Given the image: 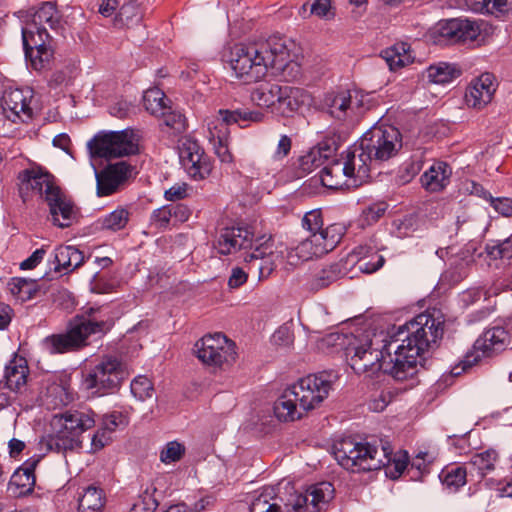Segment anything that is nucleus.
Wrapping results in <instances>:
<instances>
[{"label":"nucleus","instance_id":"a18cd8bd","mask_svg":"<svg viewBox=\"0 0 512 512\" xmlns=\"http://www.w3.org/2000/svg\"><path fill=\"white\" fill-rule=\"evenodd\" d=\"M249 510L250 512H284V508H281L268 490L254 497Z\"/></svg>","mask_w":512,"mask_h":512},{"label":"nucleus","instance_id":"0eeeda50","mask_svg":"<svg viewBox=\"0 0 512 512\" xmlns=\"http://www.w3.org/2000/svg\"><path fill=\"white\" fill-rule=\"evenodd\" d=\"M128 377L120 358L105 355L82 372V387L92 396H105L117 392Z\"/></svg>","mask_w":512,"mask_h":512},{"label":"nucleus","instance_id":"aec40b11","mask_svg":"<svg viewBox=\"0 0 512 512\" xmlns=\"http://www.w3.org/2000/svg\"><path fill=\"white\" fill-rule=\"evenodd\" d=\"M277 257L272 250V244L259 241L251 252H246L244 261L248 264L249 271H257L259 280L266 279L274 271Z\"/></svg>","mask_w":512,"mask_h":512},{"label":"nucleus","instance_id":"7c9ffc66","mask_svg":"<svg viewBox=\"0 0 512 512\" xmlns=\"http://www.w3.org/2000/svg\"><path fill=\"white\" fill-rule=\"evenodd\" d=\"M3 101L5 108L18 118H21V115H24L27 119L32 117L30 100L23 90L15 89L6 92L3 96Z\"/></svg>","mask_w":512,"mask_h":512},{"label":"nucleus","instance_id":"338daca9","mask_svg":"<svg viewBox=\"0 0 512 512\" xmlns=\"http://www.w3.org/2000/svg\"><path fill=\"white\" fill-rule=\"evenodd\" d=\"M248 273L240 267H234L228 279V286L231 289H237L247 282Z\"/></svg>","mask_w":512,"mask_h":512},{"label":"nucleus","instance_id":"473e14b6","mask_svg":"<svg viewBox=\"0 0 512 512\" xmlns=\"http://www.w3.org/2000/svg\"><path fill=\"white\" fill-rule=\"evenodd\" d=\"M427 78L435 84H446L461 75V69L456 64L439 62L427 68Z\"/></svg>","mask_w":512,"mask_h":512},{"label":"nucleus","instance_id":"603ef678","mask_svg":"<svg viewBox=\"0 0 512 512\" xmlns=\"http://www.w3.org/2000/svg\"><path fill=\"white\" fill-rule=\"evenodd\" d=\"M185 454V446L178 441L168 442L160 453V460L165 464L179 461Z\"/></svg>","mask_w":512,"mask_h":512},{"label":"nucleus","instance_id":"bf43d9fd","mask_svg":"<svg viewBox=\"0 0 512 512\" xmlns=\"http://www.w3.org/2000/svg\"><path fill=\"white\" fill-rule=\"evenodd\" d=\"M384 263V257L382 255H379L378 253H374L373 258H371L370 260L361 259L360 261L356 262L358 269L366 274L376 272L384 265Z\"/></svg>","mask_w":512,"mask_h":512},{"label":"nucleus","instance_id":"6e6552de","mask_svg":"<svg viewBox=\"0 0 512 512\" xmlns=\"http://www.w3.org/2000/svg\"><path fill=\"white\" fill-rule=\"evenodd\" d=\"M104 327V321H96L85 315H76L69 321L65 333L44 338L42 346L49 354L78 350L87 345L89 336L103 333Z\"/></svg>","mask_w":512,"mask_h":512},{"label":"nucleus","instance_id":"e433bc0d","mask_svg":"<svg viewBox=\"0 0 512 512\" xmlns=\"http://www.w3.org/2000/svg\"><path fill=\"white\" fill-rule=\"evenodd\" d=\"M143 19V11L135 1L124 3L116 16V25L126 26L128 28L137 26Z\"/></svg>","mask_w":512,"mask_h":512},{"label":"nucleus","instance_id":"774afa93","mask_svg":"<svg viewBox=\"0 0 512 512\" xmlns=\"http://www.w3.org/2000/svg\"><path fill=\"white\" fill-rule=\"evenodd\" d=\"M512 13V0H490V14L508 15Z\"/></svg>","mask_w":512,"mask_h":512},{"label":"nucleus","instance_id":"6ab92c4d","mask_svg":"<svg viewBox=\"0 0 512 512\" xmlns=\"http://www.w3.org/2000/svg\"><path fill=\"white\" fill-rule=\"evenodd\" d=\"M496 91L495 78L491 73H483L473 79L465 92V102L469 107L481 109L491 102Z\"/></svg>","mask_w":512,"mask_h":512},{"label":"nucleus","instance_id":"5fc2aeb1","mask_svg":"<svg viewBox=\"0 0 512 512\" xmlns=\"http://www.w3.org/2000/svg\"><path fill=\"white\" fill-rule=\"evenodd\" d=\"M388 204L384 201L373 203L367 206L362 212L363 221L367 225L377 222L386 212Z\"/></svg>","mask_w":512,"mask_h":512},{"label":"nucleus","instance_id":"de8ad7c7","mask_svg":"<svg viewBox=\"0 0 512 512\" xmlns=\"http://www.w3.org/2000/svg\"><path fill=\"white\" fill-rule=\"evenodd\" d=\"M443 485L450 489L457 490L466 483V469L463 467H453L443 470L440 474Z\"/></svg>","mask_w":512,"mask_h":512},{"label":"nucleus","instance_id":"a211bd4d","mask_svg":"<svg viewBox=\"0 0 512 512\" xmlns=\"http://www.w3.org/2000/svg\"><path fill=\"white\" fill-rule=\"evenodd\" d=\"M28 13L31 22L25 28L33 29L37 37H39V32L47 31L44 24H47L54 31H59L63 27L62 14L57 9L55 2H41L38 7L30 8Z\"/></svg>","mask_w":512,"mask_h":512},{"label":"nucleus","instance_id":"2f4dec72","mask_svg":"<svg viewBox=\"0 0 512 512\" xmlns=\"http://www.w3.org/2000/svg\"><path fill=\"white\" fill-rule=\"evenodd\" d=\"M105 504V494L101 487L90 485L84 489L78 501V512H100Z\"/></svg>","mask_w":512,"mask_h":512},{"label":"nucleus","instance_id":"b1692460","mask_svg":"<svg viewBox=\"0 0 512 512\" xmlns=\"http://www.w3.org/2000/svg\"><path fill=\"white\" fill-rule=\"evenodd\" d=\"M345 274L346 269L341 263H333L311 273L305 282V288L309 292L316 293L329 287Z\"/></svg>","mask_w":512,"mask_h":512},{"label":"nucleus","instance_id":"393cba45","mask_svg":"<svg viewBox=\"0 0 512 512\" xmlns=\"http://www.w3.org/2000/svg\"><path fill=\"white\" fill-rule=\"evenodd\" d=\"M29 367L23 357L14 356L5 367L4 388L19 393L26 386Z\"/></svg>","mask_w":512,"mask_h":512},{"label":"nucleus","instance_id":"7ed1b4c3","mask_svg":"<svg viewBox=\"0 0 512 512\" xmlns=\"http://www.w3.org/2000/svg\"><path fill=\"white\" fill-rule=\"evenodd\" d=\"M337 377L333 371H322L299 379L276 400L275 416L285 422L300 419L305 412L315 409L327 398Z\"/></svg>","mask_w":512,"mask_h":512},{"label":"nucleus","instance_id":"4be33fe9","mask_svg":"<svg viewBox=\"0 0 512 512\" xmlns=\"http://www.w3.org/2000/svg\"><path fill=\"white\" fill-rule=\"evenodd\" d=\"M510 344V335L502 326H493L486 329L475 341L474 349L482 353L484 357H490L495 353L505 350Z\"/></svg>","mask_w":512,"mask_h":512},{"label":"nucleus","instance_id":"f8f14e48","mask_svg":"<svg viewBox=\"0 0 512 512\" xmlns=\"http://www.w3.org/2000/svg\"><path fill=\"white\" fill-rule=\"evenodd\" d=\"M51 37L47 31L39 32L31 28H22V41L25 56L30 60L31 67L37 72H43L51 68L54 59V50L50 45Z\"/></svg>","mask_w":512,"mask_h":512},{"label":"nucleus","instance_id":"ea45409f","mask_svg":"<svg viewBox=\"0 0 512 512\" xmlns=\"http://www.w3.org/2000/svg\"><path fill=\"white\" fill-rule=\"evenodd\" d=\"M230 236L233 235L234 244H237L241 250H253L261 239H255L254 233L248 226H229L224 227Z\"/></svg>","mask_w":512,"mask_h":512},{"label":"nucleus","instance_id":"20e7f679","mask_svg":"<svg viewBox=\"0 0 512 512\" xmlns=\"http://www.w3.org/2000/svg\"><path fill=\"white\" fill-rule=\"evenodd\" d=\"M95 415L91 409H69L55 414L50 422L51 433L46 439L48 449L58 453L80 449L82 434L94 427Z\"/></svg>","mask_w":512,"mask_h":512},{"label":"nucleus","instance_id":"09e8293b","mask_svg":"<svg viewBox=\"0 0 512 512\" xmlns=\"http://www.w3.org/2000/svg\"><path fill=\"white\" fill-rule=\"evenodd\" d=\"M73 78V70L66 67L64 69L55 70L50 75L47 84L50 89L63 90L71 84Z\"/></svg>","mask_w":512,"mask_h":512},{"label":"nucleus","instance_id":"4d7b16f0","mask_svg":"<svg viewBox=\"0 0 512 512\" xmlns=\"http://www.w3.org/2000/svg\"><path fill=\"white\" fill-rule=\"evenodd\" d=\"M155 492L156 488H153L152 491L146 489L139 496V499L134 504L140 512H154L156 510L159 503L157 499L154 497Z\"/></svg>","mask_w":512,"mask_h":512},{"label":"nucleus","instance_id":"2eb2a0df","mask_svg":"<svg viewBox=\"0 0 512 512\" xmlns=\"http://www.w3.org/2000/svg\"><path fill=\"white\" fill-rule=\"evenodd\" d=\"M435 32L452 43H458L475 40L481 30L476 21L452 18L439 21L435 26Z\"/></svg>","mask_w":512,"mask_h":512},{"label":"nucleus","instance_id":"9b49d317","mask_svg":"<svg viewBox=\"0 0 512 512\" xmlns=\"http://www.w3.org/2000/svg\"><path fill=\"white\" fill-rule=\"evenodd\" d=\"M360 144L374 162L386 161L401 147L400 133L392 126H375L364 133Z\"/></svg>","mask_w":512,"mask_h":512},{"label":"nucleus","instance_id":"680f3d73","mask_svg":"<svg viewBox=\"0 0 512 512\" xmlns=\"http://www.w3.org/2000/svg\"><path fill=\"white\" fill-rule=\"evenodd\" d=\"M274 345L289 346L293 343V334L287 326L279 327L271 338Z\"/></svg>","mask_w":512,"mask_h":512},{"label":"nucleus","instance_id":"c756f323","mask_svg":"<svg viewBox=\"0 0 512 512\" xmlns=\"http://www.w3.org/2000/svg\"><path fill=\"white\" fill-rule=\"evenodd\" d=\"M336 151L335 147H331L326 143H320L317 147L312 148L308 153L299 158V166L305 173H310L315 168L320 167L324 160H327Z\"/></svg>","mask_w":512,"mask_h":512},{"label":"nucleus","instance_id":"bb28decb","mask_svg":"<svg viewBox=\"0 0 512 512\" xmlns=\"http://www.w3.org/2000/svg\"><path fill=\"white\" fill-rule=\"evenodd\" d=\"M218 114L219 127L226 131H228L227 126L231 124H239L241 127H243L242 123H259L264 119V113L261 111L250 110L247 108H239L235 110L220 109Z\"/></svg>","mask_w":512,"mask_h":512},{"label":"nucleus","instance_id":"49530a36","mask_svg":"<svg viewBox=\"0 0 512 512\" xmlns=\"http://www.w3.org/2000/svg\"><path fill=\"white\" fill-rule=\"evenodd\" d=\"M129 212L124 208H118L101 219V227L105 230L119 231L129 221Z\"/></svg>","mask_w":512,"mask_h":512},{"label":"nucleus","instance_id":"864d4df0","mask_svg":"<svg viewBox=\"0 0 512 512\" xmlns=\"http://www.w3.org/2000/svg\"><path fill=\"white\" fill-rule=\"evenodd\" d=\"M158 117H161L164 125L175 133H181L186 129V119L184 115L180 112L172 111L170 107L169 110L164 111V113L160 114Z\"/></svg>","mask_w":512,"mask_h":512},{"label":"nucleus","instance_id":"f03ea898","mask_svg":"<svg viewBox=\"0 0 512 512\" xmlns=\"http://www.w3.org/2000/svg\"><path fill=\"white\" fill-rule=\"evenodd\" d=\"M294 43L285 37L272 36L265 41L236 44L229 53V65L236 78L246 84L277 75L292 62Z\"/></svg>","mask_w":512,"mask_h":512},{"label":"nucleus","instance_id":"052dcab7","mask_svg":"<svg viewBox=\"0 0 512 512\" xmlns=\"http://www.w3.org/2000/svg\"><path fill=\"white\" fill-rule=\"evenodd\" d=\"M490 205L494 210L504 217L512 216V199L508 197H493L490 200Z\"/></svg>","mask_w":512,"mask_h":512},{"label":"nucleus","instance_id":"39448f33","mask_svg":"<svg viewBox=\"0 0 512 512\" xmlns=\"http://www.w3.org/2000/svg\"><path fill=\"white\" fill-rule=\"evenodd\" d=\"M392 450L382 446L381 450L368 442H357L351 437L342 438L333 445L337 462L352 472L379 470L391 461Z\"/></svg>","mask_w":512,"mask_h":512},{"label":"nucleus","instance_id":"5701e85b","mask_svg":"<svg viewBox=\"0 0 512 512\" xmlns=\"http://www.w3.org/2000/svg\"><path fill=\"white\" fill-rule=\"evenodd\" d=\"M374 163L372 157L362 149V145H354L346 152V158L342 161L347 177H355L360 181L369 177L370 166Z\"/></svg>","mask_w":512,"mask_h":512},{"label":"nucleus","instance_id":"79ce46f5","mask_svg":"<svg viewBox=\"0 0 512 512\" xmlns=\"http://www.w3.org/2000/svg\"><path fill=\"white\" fill-rule=\"evenodd\" d=\"M143 105L148 112L155 116L169 110L165 102V94L158 88H151L144 92Z\"/></svg>","mask_w":512,"mask_h":512},{"label":"nucleus","instance_id":"69168bd1","mask_svg":"<svg viewBox=\"0 0 512 512\" xmlns=\"http://www.w3.org/2000/svg\"><path fill=\"white\" fill-rule=\"evenodd\" d=\"M374 253H377L375 247L368 244H363L355 247L349 254V258L351 261L358 262L361 259H367L369 257L373 258Z\"/></svg>","mask_w":512,"mask_h":512},{"label":"nucleus","instance_id":"c03bdc74","mask_svg":"<svg viewBox=\"0 0 512 512\" xmlns=\"http://www.w3.org/2000/svg\"><path fill=\"white\" fill-rule=\"evenodd\" d=\"M487 255L493 259H512V235L504 240H492L485 246Z\"/></svg>","mask_w":512,"mask_h":512},{"label":"nucleus","instance_id":"0e129e2a","mask_svg":"<svg viewBox=\"0 0 512 512\" xmlns=\"http://www.w3.org/2000/svg\"><path fill=\"white\" fill-rule=\"evenodd\" d=\"M173 225L187 221L191 215V210L184 204L172 203L170 204Z\"/></svg>","mask_w":512,"mask_h":512},{"label":"nucleus","instance_id":"412c9836","mask_svg":"<svg viewBox=\"0 0 512 512\" xmlns=\"http://www.w3.org/2000/svg\"><path fill=\"white\" fill-rule=\"evenodd\" d=\"M355 104L350 91H340L327 93L321 107L331 118L343 122L351 117Z\"/></svg>","mask_w":512,"mask_h":512},{"label":"nucleus","instance_id":"6e6d98bb","mask_svg":"<svg viewBox=\"0 0 512 512\" xmlns=\"http://www.w3.org/2000/svg\"><path fill=\"white\" fill-rule=\"evenodd\" d=\"M72 246L71 245H60L58 246L54 251V263L55 271H62L65 270L68 272L69 267L71 266V258H70V252H71Z\"/></svg>","mask_w":512,"mask_h":512},{"label":"nucleus","instance_id":"dca6fc26","mask_svg":"<svg viewBox=\"0 0 512 512\" xmlns=\"http://www.w3.org/2000/svg\"><path fill=\"white\" fill-rule=\"evenodd\" d=\"M131 165L125 161L109 164L98 171L94 166L96 188L98 196H109L116 192L118 187L127 180L131 173Z\"/></svg>","mask_w":512,"mask_h":512},{"label":"nucleus","instance_id":"8fccbe9b","mask_svg":"<svg viewBox=\"0 0 512 512\" xmlns=\"http://www.w3.org/2000/svg\"><path fill=\"white\" fill-rule=\"evenodd\" d=\"M131 393L139 400L152 397L154 388L151 380L146 376L136 377L130 385Z\"/></svg>","mask_w":512,"mask_h":512},{"label":"nucleus","instance_id":"4468645a","mask_svg":"<svg viewBox=\"0 0 512 512\" xmlns=\"http://www.w3.org/2000/svg\"><path fill=\"white\" fill-rule=\"evenodd\" d=\"M19 190L22 195L24 191L38 193L44 201L60 187L55 182V177L40 165L32 164L18 173Z\"/></svg>","mask_w":512,"mask_h":512},{"label":"nucleus","instance_id":"a19ab883","mask_svg":"<svg viewBox=\"0 0 512 512\" xmlns=\"http://www.w3.org/2000/svg\"><path fill=\"white\" fill-rule=\"evenodd\" d=\"M497 459L498 453L494 449H488L481 453L474 454L468 464L476 469L478 474L483 477L486 473L494 470Z\"/></svg>","mask_w":512,"mask_h":512},{"label":"nucleus","instance_id":"c85d7f7f","mask_svg":"<svg viewBox=\"0 0 512 512\" xmlns=\"http://www.w3.org/2000/svg\"><path fill=\"white\" fill-rule=\"evenodd\" d=\"M381 58L389 69L395 71L413 62L410 45L405 42L396 43L381 52Z\"/></svg>","mask_w":512,"mask_h":512},{"label":"nucleus","instance_id":"72a5a7b5","mask_svg":"<svg viewBox=\"0 0 512 512\" xmlns=\"http://www.w3.org/2000/svg\"><path fill=\"white\" fill-rule=\"evenodd\" d=\"M281 85L265 83L255 88L251 93V100L259 107L274 108L280 99Z\"/></svg>","mask_w":512,"mask_h":512},{"label":"nucleus","instance_id":"e2e57ef3","mask_svg":"<svg viewBox=\"0 0 512 512\" xmlns=\"http://www.w3.org/2000/svg\"><path fill=\"white\" fill-rule=\"evenodd\" d=\"M194 167L196 170H200L199 175L188 174L194 180H203L207 178L212 171V163L207 155L200 157L199 161H195Z\"/></svg>","mask_w":512,"mask_h":512},{"label":"nucleus","instance_id":"58836bf2","mask_svg":"<svg viewBox=\"0 0 512 512\" xmlns=\"http://www.w3.org/2000/svg\"><path fill=\"white\" fill-rule=\"evenodd\" d=\"M211 140L213 141L215 154L221 162L231 163L233 156L228 148V131L215 125L214 128L209 127Z\"/></svg>","mask_w":512,"mask_h":512},{"label":"nucleus","instance_id":"9d476101","mask_svg":"<svg viewBox=\"0 0 512 512\" xmlns=\"http://www.w3.org/2000/svg\"><path fill=\"white\" fill-rule=\"evenodd\" d=\"M197 358L205 365L225 370L237 358L236 345L222 333L206 335L195 344Z\"/></svg>","mask_w":512,"mask_h":512},{"label":"nucleus","instance_id":"f3484780","mask_svg":"<svg viewBox=\"0 0 512 512\" xmlns=\"http://www.w3.org/2000/svg\"><path fill=\"white\" fill-rule=\"evenodd\" d=\"M52 218V222L60 228H66L72 225L77 217V208L70 196L59 188L51 196L46 197Z\"/></svg>","mask_w":512,"mask_h":512},{"label":"nucleus","instance_id":"4c0bfd02","mask_svg":"<svg viewBox=\"0 0 512 512\" xmlns=\"http://www.w3.org/2000/svg\"><path fill=\"white\" fill-rule=\"evenodd\" d=\"M8 286L10 292L22 302L34 298L38 292V284L34 279L15 277Z\"/></svg>","mask_w":512,"mask_h":512},{"label":"nucleus","instance_id":"3c124183","mask_svg":"<svg viewBox=\"0 0 512 512\" xmlns=\"http://www.w3.org/2000/svg\"><path fill=\"white\" fill-rule=\"evenodd\" d=\"M214 246L221 255H230L241 250L234 244L233 235L230 236L224 227L219 230Z\"/></svg>","mask_w":512,"mask_h":512},{"label":"nucleus","instance_id":"423d86ee","mask_svg":"<svg viewBox=\"0 0 512 512\" xmlns=\"http://www.w3.org/2000/svg\"><path fill=\"white\" fill-rule=\"evenodd\" d=\"M302 226L310 232L296 247L297 256L304 261L321 257L335 249L346 231L340 223L323 228L322 212L319 209L307 212L302 219Z\"/></svg>","mask_w":512,"mask_h":512},{"label":"nucleus","instance_id":"c9c22d12","mask_svg":"<svg viewBox=\"0 0 512 512\" xmlns=\"http://www.w3.org/2000/svg\"><path fill=\"white\" fill-rule=\"evenodd\" d=\"M299 95L300 90L298 88L281 86L280 99L277 101L274 110L282 115H289L297 111L301 104L298 99Z\"/></svg>","mask_w":512,"mask_h":512},{"label":"nucleus","instance_id":"cd10ccee","mask_svg":"<svg viewBox=\"0 0 512 512\" xmlns=\"http://www.w3.org/2000/svg\"><path fill=\"white\" fill-rule=\"evenodd\" d=\"M206 155L200 144L192 138H184L179 145V159L187 174L199 175L200 170L194 167L195 161Z\"/></svg>","mask_w":512,"mask_h":512},{"label":"nucleus","instance_id":"13d9d810","mask_svg":"<svg viewBox=\"0 0 512 512\" xmlns=\"http://www.w3.org/2000/svg\"><path fill=\"white\" fill-rule=\"evenodd\" d=\"M171 222L173 223L170 204L154 210L151 215V223L157 228H167Z\"/></svg>","mask_w":512,"mask_h":512},{"label":"nucleus","instance_id":"ddd939ff","mask_svg":"<svg viewBox=\"0 0 512 512\" xmlns=\"http://www.w3.org/2000/svg\"><path fill=\"white\" fill-rule=\"evenodd\" d=\"M333 491L329 482L312 485L304 494L292 495L284 505V512H319L332 499Z\"/></svg>","mask_w":512,"mask_h":512},{"label":"nucleus","instance_id":"a878e982","mask_svg":"<svg viewBox=\"0 0 512 512\" xmlns=\"http://www.w3.org/2000/svg\"><path fill=\"white\" fill-rule=\"evenodd\" d=\"M451 174V167L446 162L437 161L424 172L421 176V182L427 190L437 192L449 183Z\"/></svg>","mask_w":512,"mask_h":512},{"label":"nucleus","instance_id":"f704fd0d","mask_svg":"<svg viewBox=\"0 0 512 512\" xmlns=\"http://www.w3.org/2000/svg\"><path fill=\"white\" fill-rule=\"evenodd\" d=\"M346 176L341 160H333L324 166L320 172V180L324 187L329 189H338L344 184Z\"/></svg>","mask_w":512,"mask_h":512},{"label":"nucleus","instance_id":"f257e3e1","mask_svg":"<svg viewBox=\"0 0 512 512\" xmlns=\"http://www.w3.org/2000/svg\"><path fill=\"white\" fill-rule=\"evenodd\" d=\"M444 327V316L434 310L386 334L366 333L347 347L349 364L357 374L383 371L399 381L412 378L422 366V355L442 338Z\"/></svg>","mask_w":512,"mask_h":512},{"label":"nucleus","instance_id":"1a4fd4ad","mask_svg":"<svg viewBox=\"0 0 512 512\" xmlns=\"http://www.w3.org/2000/svg\"><path fill=\"white\" fill-rule=\"evenodd\" d=\"M91 158L110 160L138 153V144L130 130L99 132L87 143Z\"/></svg>","mask_w":512,"mask_h":512},{"label":"nucleus","instance_id":"37998d69","mask_svg":"<svg viewBox=\"0 0 512 512\" xmlns=\"http://www.w3.org/2000/svg\"><path fill=\"white\" fill-rule=\"evenodd\" d=\"M35 483V475L23 473L16 469V471L11 476L9 489H15L13 491L15 494L18 496H24L32 493Z\"/></svg>","mask_w":512,"mask_h":512}]
</instances>
